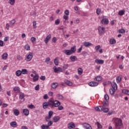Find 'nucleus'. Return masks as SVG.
<instances>
[{"instance_id":"f257e3e1","label":"nucleus","mask_w":129,"mask_h":129,"mask_svg":"<svg viewBox=\"0 0 129 129\" xmlns=\"http://www.w3.org/2000/svg\"><path fill=\"white\" fill-rule=\"evenodd\" d=\"M113 123L115 124V127L116 129H121L123 126V123H122V120L119 118L114 117L112 120Z\"/></svg>"},{"instance_id":"f03ea898","label":"nucleus","mask_w":129,"mask_h":129,"mask_svg":"<svg viewBox=\"0 0 129 129\" xmlns=\"http://www.w3.org/2000/svg\"><path fill=\"white\" fill-rule=\"evenodd\" d=\"M50 107L53 108V107H58L61 105V102L58 100H54V98H52L50 99Z\"/></svg>"},{"instance_id":"7ed1b4c3","label":"nucleus","mask_w":129,"mask_h":129,"mask_svg":"<svg viewBox=\"0 0 129 129\" xmlns=\"http://www.w3.org/2000/svg\"><path fill=\"white\" fill-rule=\"evenodd\" d=\"M111 87L109 90V93L111 95H113L115 93V91L117 90V85L115 82H112L111 83Z\"/></svg>"},{"instance_id":"20e7f679","label":"nucleus","mask_w":129,"mask_h":129,"mask_svg":"<svg viewBox=\"0 0 129 129\" xmlns=\"http://www.w3.org/2000/svg\"><path fill=\"white\" fill-rule=\"evenodd\" d=\"M75 52H76V46L75 45L71 47V49H65L63 50V53L67 56L72 55V54L75 53Z\"/></svg>"},{"instance_id":"39448f33","label":"nucleus","mask_w":129,"mask_h":129,"mask_svg":"<svg viewBox=\"0 0 129 129\" xmlns=\"http://www.w3.org/2000/svg\"><path fill=\"white\" fill-rule=\"evenodd\" d=\"M33 53L32 52H29L27 54H26L25 56V61L27 62H30L32 59H33V57H34Z\"/></svg>"},{"instance_id":"423d86ee","label":"nucleus","mask_w":129,"mask_h":129,"mask_svg":"<svg viewBox=\"0 0 129 129\" xmlns=\"http://www.w3.org/2000/svg\"><path fill=\"white\" fill-rule=\"evenodd\" d=\"M50 104H51V102L50 101V99H49L48 102H45L43 103V108H44V109H46V108H48L49 106L51 107V105Z\"/></svg>"},{"instance_id":"0eeeda50","label":"nucleus","mask_w":129,"mask_h":129,"mask_svg":"<svg viewBox=\"0 0 129 129\" xmlns=\"http://www.w3.org/2000/svg\"><path fill=\"white\" fill-rule=\"evenodd\" d=\"M98 32L100 35H103L105 33V28L103 27L99 26L98 27Z\"/></svg>"},{"instance_id":"6e6552de","label":"nucleus","mask_w":129,"mask_h":129,"mask_svg":"<svg viewBox=\"0 0 129 129\" xmlns=\"http://www.w3.org/2000/svg\"><path fill=\"white\" fill-rule=\"evenodd\" d=\"M53 69L55 73H59V72H63V70L61 68H57L56 66H54L53 68Z\"/></svg>"},{"instance_id":"1a4fd4ad","label":"nucleus","mask_w":129,"mask_h":129,"mask_svg":"<svg viewBox=\"0 0 129 129\" xmlns=\"http://www.w3.org/2000/svg\"><path fill=\"white\" fill-rule=\"evenodd\" d=\"M82 125H83V127L85 129H92V127H91V125L88 123H82Z\"/></svg>"},{"instance_id":"9d476101","label":"nucleus","mask_w":129,"mask_h":129,"mask_svg":"<svg viewBox=\"0 0 129 129\" xmlns=\"http://www.w3.org/2000/svg\"><path fill=\"white\" fill-rule=\"evenodd\" d=\"M69 129L75 128V124L73 122H71L68 124Z\"/></svg>"},{"instance_id":"9b49d317","label":"nucleus","mask_w":129,"mask_h":129,"mask_svg":"<svg viewBox=\"0 0 129 129\" xmlns=\"http://www.w3.org/2000/svg\"><path fill=\"white\" fill-rule=\"evenodd\" d=\"M51 38H52V35H51V34H48L44 40L45 43L48 44V42L50 41Z\"/></svg>"},{"instance_id":"f8f14e48","label":"nucleus","mask_w":129,"mask_h":129,"mask_svg":"<svg viewBox=\"0 0 129 129\" xmlns=\"http://www.w3.org/2000/svg\"><path fill=\"white\" fill-rule=\"evenodd\" d=\"M101 23L102 24H103V25H108V23H109V21H108V19L103 18L101 20Z\"/></svg>"},{"instance_id":"ddd939ff","label":"nucleus","mask_w":129,"mask_h":129,"mask_svg":"<svg viewBox=\"0 0 129 129\" xmlns=\"http://www.w3.org/2000/svg\"><path fill=\"white\" fill-rule=\"evenodd\" d=\"M83 45L87 48V47H90L92 45V43L90 42L85 41L83 43Z\"/></svg>"},{"instance_id":"4468645a","label":"nucleus","mask_w":129,"mask_h":129,"mask_svg":"<svg viewBox=\"0 0 129 129\" xmlns=\"http://www.w3.org/2000/svg\"><path fill=\"white\" fill-rule=\"evenodd\" d=\"M13 113L16 116H18L20 114V111L18 109H15L13 110Z\"/></svg>"},{"instance_id":"2eb2a0df","label":"nucleus","mask_w":129,"mask_h":129,"mask_svg":"<svg viewBox=\"0 0 129 129\" xmlns=\"http://www.w3.org/2000/svg\"><path fill=\"white\" fill-rule=\"evenodd\" d=\"M70 60L72 61V62H75V61H77V57L75 55H72L70 57Z\"/></svg>"},{"instance_id":"dca6fc26","label":"nucleus","mask_w":129,"mask_h":129,"mask_svg":"<svg viewBox=\"0 0 129 129\" xmlns=\"http://www.w3.org/2000/svg\"><path fill=\"white\" fill-rule=\"evenodd\" d=\"M52 115H53V111H49L48 112V116L46 117V120L48 121V119H50V118L52 117Z\"/></svg>"},{"instance_id":"f3484780","label":"nucleus","mask_w":129,"mask_h":129,"mask_svg":"<svg viewBox=\"0 0 129 129\" xmlns=\"http://www.w3.org/2000/svg\"><path fill=\"white\" fill-rule=\"evenodd\" d=\"M89 85L92 87H95V86H97V83L95 82H90L89 83Z\"/></svg>"},{"instance_id":"a211bd4d","label":"nucleus","mask_w":129,"mask_h":129,"mask_svg":"<svg viewBox=\"0 0 129 129\" xmlns=\"http://www.w3.org/2000/svg\"><path fill=\"white\" fill-rule=\"evenodd\" d=\"M23 112L24 114L26 115V116H28V115H29L30 111L28 109H24L23 110Z\"/></svg>"},{"instance_id":"6ab92c4d","label":"nucleus","mask_w":129,"mask_h":129,"mask_svg":"<svg viewBox=\"0 0 129 129\" xmlns=\"http://www.w3.org/2000/svg\"><path fill=\"white\" fill-rule=\"evenodd\" d=\"M121 79H122V77L121 76H119L116 78V81L117 83H120V81H121Z\"/></svg>"},{"instance_id":"aec40b11","label":"nucleus","mask_w":129,"mask_h":129,"mask_svg":"<svg viewBox=\"0 0 129 129\" xmlns=\"http://www.w3.org/2000/svg\"><path fill=\"white\" fill-rule=\"evenodd\" d=\"M52 119L54 122H57V121H59V120H60V117L58 116H54L53 117Z\"/></svg>"},{"instance_id":"412c9836","label":"nucleus","mask_w":129,"mask_h":129,"mask_svg":"<svg viewBox=\"0 0 129 129\" xmlns=\"http://www.w3.org/2000/svg\"><path fill=\"white\" fill-rule=\"evenodd\" d=\"M33 80L34 82L38 81V80H39V75L38 74H36L35 76L33 77Z\"/></svg>"},{"instance_id":"4be33fe9","label":"nucleus","mask_w":129,"mask_h":129,"mask_svg":"<svg viewBox=\"0 0 129 129\" xmlns=\"http://www.w3.org/2000/svg\"><path fill=\"white\" fill-rule=\"evenodd\" d=\"M64 83L67 84V85H69V86H71L73 84L72 82L71 81L68 80H66L64 81Z\"/></svg>"},{"instance_id":"5701e85b","label":"nucleus","mask_w":129,"mask_h":129,"mask_svg":"<svg viewBox=\"0 0 129 129\" xmlns=\"http://www.w3.org/2000/svg\"><path fill=\"white\" fill-rule=\"evenodd\" d=\"M17 122L16 121H12L10 123V125L12 127H17Z\"/></svg>"},{"instance_id":"b1692460","label":"nucleus","mask_w":129,"mask_h":129,"mask_svg":"<svg viewBox=\"0 0 129 129\" xmlns=\"http://www.w3.org/2000/svg\"><path fill=\"white\" fill-rule=\"evenodd\" d=\"M109 43L110 45H114V44H116V40L114 39H111L109 40Z\"/></svg>"},{"instance_id":"393cba45","label":"nucleus","mask_w":129,"mask_h":129,"mask_svg":"<svg viewBox=\"0 0 129 129\" xmlns=\"http://www.w3.org/2000/svg\"><path fill=\"white\" fill-rule=\"evenodd\" d=\"M8 54L7 53H4L2 55V59H4V60H7V59H8Z\"/></svg>"},{"instance_id":"a878e982","label":"nucleus","mask_w":129,"mask_h":129,"mask_svg":"<svg viewBox=\"0 0 129 129\" xmlns=\"http://www.w3.org/2000/svg\"><path fill=\"white\" fill-rule=\"evenodd\" d=\"M78 73L79 75H82L83 74V70L82 68H80L78 69Z\"/></svg>"},{"instance_id":"bb28decb","label":"nucleus","mask_w":129,"mask_h":129,"mask_svg":"<svg viewBox=\"0 0 129 129\" xmlns=\"http://www.w3.org/2000/svg\"><path fill=\"white\" fill-rule=\"evenodd\" d=\"M51 88L53 89H55V88H57L58 87V84L57 83H53L51 84Z\"/></svg>"},{"instance_id":"cd10ccee","label":"nucleus","mask_w":129,"mask_h":129,"mask_svg":"<svg viewBox=\"0 0 129 129\" xmlns=\"http://www.w3.org/2000/svg\"><path fill=\"white\" fill-rule=\"evenodd\" d=\"M122 92L124 94H126V95H128L129 96V90L127 89H123L122 90Z\"/></svg>"},{"instance_id":"c85d7f7f","label":"nucleus","mask_w":129,"mask_h":129,"mask_svg":"<svg viewBox=\"0 0 129 129\" xmlns=\"http://www.w3.org/2000/svg\"><path fill=\"white\" fill-rule=\"evenodd\" d=\"M24 48L25 50H27V51H30L31 50V47L29 44L25 45Z\"/></svg>"},{"instance_id":"c756f323","label":"nucleus","mask_w":129,"mask_h":129,"mask_svg":"<svg viewBox=\"0 0 129 129\" xmlns=\"http://www.w3.org/2000/svg\"><path fill=\"white\" fill-rule=\"evenodd\" d=\"M25 94H24L23 93L20 92V96H19V99H24V98H25Z\"/></svg>"},{"instance_id":"7c9ffc66","label":"nucleus","mask_w":129,"mask_h":129,"mask_svg":"<svg viewBox=\"0 0 129 129\" xmlns=\"http://www.w3.org/2000/svg\"><path fill=\"white\" fill-rule=\"evenodd\" d=\"M54 63L56 66H58L59 65V59L56 57L54 59Z\"/></svg>"},{"instance_id":"2f4dec72","label":"nucleus","mask_w":129,"mask_h":129,"mask_svg":"<svg viewBox=\"0 0 129 129\" xmlns=\"http://www.w3.org/2000/svg\"><path fill=\"white\" fill-rule=\"evenodd\" d=\"M56 97L57 99H59V100H63V96L60 94H57L56 95Z\"/></svg>"},{"instance_id":"473e14b6","label":"nucleus","mask_w":129,"mask_h":129,"mask_svg":"<svg viewBox=\"0 0 129 129\" xmlns=\"http://www.w3.org/2000/svg\"><path fill=\"white\" fill-rule=\"evenodd\" d=\"M124 13H125L124 10H120L118 12V15H119V16H123Z\"/></svg>"},{"instance_id":"72a5a7b5","label":"nucleus","mask_w":129,"mask_h":129,"mask_svg":"<svg viewBox=\"0 0 129 129\" xmlns=\"http://www.w3.org/2000/svg\"><path fill=\"white\" fill-rule=\"evenodd\" d=\"M16 76H18V77L19 76H21V75H22L21 71V70L17 71L16 72Z\"/></svg>"},{"instance_id":"f704fd0d","label":"nucleus","mask_w":129,"mask_h":129,"mask_svg":"<svg viewBox=\"0 0 129 129\" xmlns=\"http://www.w3.org/2000/svg\"><path fill=\"white\" fill-rule=\"evenodd\" d=\"M16 3V0H9V4L10 5H11V6H14Z\"/></svg>"},{"instance_id":"c9c22d12","label":"nucleus","mask_w":129,"mask_h":129,"mask_svg":"<svg viewBox=\"0 0 129 129\" xmlns=\"http://www.w3.org/2000/svg\"><path fill=\"white\" fill-rule=\"evenodd\" d=\"M103 105L104 107L108 106V101L105 100L103 102Z\"/></svg>"},{"instance_id":"e433bc0d","label":"nucleus","mask_w":129,"mask_h":129,"mask_svg":"<svg viewBox=\"0 0 129 129\" xmlns=\"http://www.w3.org/2000/svg\"><path fill=\"white\" fill-rule=\"evenodd\" d=\"M41 127L42 129H48L49 128V126H48V125L43 124L41 125Z\"/></svg>"},{"instance_id":"4c0bfd02","label":"nucleus","mask_w":129,"mask_h":129,"mask_svg":"<svg viewBox=\"0 0 129 129\" xmlns=\"http://www.w3.org/2000/svg\"><path fill=\"white\" fill-rule=\"evenodd\" d=\"M21 71V74H27V73H28V71L27 69H22Z\"/></svg>"},{"instance_id":"58836bf2","label":"nucleus","mask_w":129,"mask_h":129,"mask_svg":"<svg viewBox=\"0 0 129 129\" xmlns=\"http://www.w3.org/2000/svg\"><path fill=\"white\" fill-rule=\"evenodd\" d=\"M103 109V106H99L97 107V111H102Z\"/></svg>"},{"instance_id":"ea45409f","label":"nucleus","mask_w":129,"mask_h":129,"mask_svg":"<svg viewBox=\"0 0 129 129\" xmlns=\"http://www.w3.org/2000/svg\"><path fill=\"white\" fill-rule=\"evenodd\" d=\"M33 29H37V23L36 21L33 22Z\"/></svg>"},{"instance_id":"a19ab883","label":"nucleus","mask_w":129,"mask_h":129,"mask_svg":"<svg viewBox=\"0 0 129 129\" xmlns=\"http://www.w3.org/2000/svg\"><path fill=\"white\" fill-rule=\"evenodd\" d=\"M103 112H105V113H107L108 111H109V109L107 108H103Z\"/></svg>"},{"instance_id":"79ce46f5","label":"nucleus","mask_w":129,"mask_h":129,"mask_svg":"<svg viewBox=\"0 0 129 129\" xmlns=\"http://www.w3.org/2000/svg\"><path fill=\"white\" fill-rule=\"evenodd\" d=\"M118 33H121V34H124L125 33V30L123 29H121L118 30Z\"/></svg>"},{"instance_id":"37998d69","label":"nucleus","mask_w":129,"mask_h":129,"mask_svg":"<svg viewBox=\"0 0 129 129\" xmlns=\"http://www.w3.org/2000/svg\"><path fill=\"white\" fill-rule=\"evenodd\" d=\"M104 63V60L102 59H98L97 60V63L98 64H103Z\"/></svg>"},{"instance_id":"c03bdc74","label":"nucleus","mask_w":129,"mask_h":129,"mask_svg":"<svg viewBox=\"0 0 129 129\" xmlns=\"http://www.w3.org/2000/svg\"><path fill=\"white\" fill-rule=\"evenodd\" d=\"M14 91H15V92H19L20 91V88H19L18 87H15L14 88Z\"/></svg>"},{"instance_id":"a18cd8bd","label":"nucleus","mask_w":129,"mask_h":129,"mask_svg":"<svg viewBox=\"0 0 129 129\" xmlns=\"http://www.w3.org/2000/svg\"><path fill=\"white\" fill-rule=\"evenodd\" d=\"M104 99L105 100L108 101L109 100V96L107 94H105L104 95Z\"/></svg>"},{"instance_id":"49530a36","label":"nucleus","mask_w":129,"mask_h":129,"mask_svg":"<svg viewBox=\"0 0 129 129\" xmlns=\"http://www.w3.org/2000/svg\"><path fill=\"white\" fill-rule=\"evenodd\" d=\"M57 107L58 110H63V109H64V107H63L62 105H59Z\"/></svg>"},{"instance_id":"de8ad7c7","label":"nucleus","mask_w":129,"mask_h":129,"mask_svg":"<svg viewBox=\"0 0 129 129\" xmlns=\"http://www.w3.org/2000/svg\"><path fill=\"white\" fill-rule=\"evenodd\" d=\"M97 128L98 129H100L102 128V125L99 123V122H97Z\"/></svg>"},{"instance_id":"09e8293b","label":"nucleus","mask_w":129,"mask_h":129,"mask_svg":"<svg viewBox=\"0 0 129 129\" xmlns=\"http://www.w3.org/2000/svg\"><path fill=\"white\" fill-rule=\"evenodd\" d=\"M17 60H21L23 59V57H22V56H21L20 55H18L17 56Z\"/></svg>"},{"instance_id":"8fccbe9b","label":"nucleus","mask_w":129,"mask_h":129,"mask_svg":"<svg viewBox=\"0 0 129 129\" xmlns=\"http://www.w3.org/2000/svg\"><path fill=\"white\" fill-rule=\"evenodd\" d=\"M30 40L32 43H35V42H36V38L34 37H31Z\"/></svg>"},{"instance_id":"3c124183","label":"nucleus","mask_w":129,"mask_h":129,"mask_svg":"<svg viewBox=\"0 0 129 129\" xmlns=\"http://www.w3.org/2000/svg\"><path fill=\"white\" fill-rule=\"evenodd\" d=\"M28 107H29V108H30L31 109H33V108H35V106L33 104H31L30 105H28Z\"/></svg>"},{"instance_id":"603ef678","label":"nucleus","mask_w":129,"mask_h":129,"mask_svg":"<svg viewBox=\"0 0 129 129\" xmlns=\"http://www.w3.org/2000/svg\"><path fill=\"white\" fill-rule=\"evenodd\" d=\"M102 80V77L99 76L97 77V81H101Z\"/></svg>"},{"instance_id":"864d4df0","label":"nucleus","mask_w":129,"mask_h":129,"mask_svg":"<svg viewBox=\"0 0 129 129\" xmlns=\"http://www.w3.org/2000/svg\"><path fill=\"white\" fill-rule=\"evenodd\" d=\"M102 12H101V10L98 9H97V15H101Z\"/></svg>"},{"instance_id":"5fc2aeb1","label":"nucleus","mask_w":129,"mask_h":129,"mask_svg":"<svg viewBox=\"0 0 129 129\" xmlns=\"http://www.w3.org/2000/svg\"><path fill=\"white\" fill-rule=\"evenodd\" d=\"M53 124V122H52V121H49L48 122V125L47 126H51V125H52Z\"/></svg>"},{"instance_id":"6e6d98bb","label":"nucleus","mask_w":129,"mask_h":129,"mask_svg":"<svg viewBox=\"0 0 129 129\" xmlns=\"http://www.w3.org/2000/svg\"><path fill=\"white\" fill-rule=\"evenodd\" d=\"M55 25H59V24H60V20L57 19V20H55Z\"/></svg>"},{"instance_id":"4d7b16f0","label":"nucleus","mask_w":129,"mask_h":129,"mask_svg":"<svg viewBox=\"0 0 129 129\" xmlns=\"http://www.w3.org/2000/svg\"><path fill=\"white\" fill-rule=\"evenodd\" d=\"M83 48V46L82 45L81 46V47L78 49V53H80L81 51H82V48Z\"/></svg>"},{"instance_id":"13d9d810","label":"nucleus","mask_w":129,"mask_h":129,"mask_svg":"<svg viewBox=\"0 0 129 129\" xmlns=\"http://www.w3.org/2000/svg\"><path fill=\"white\" fill-rule=\"evenodd\" d=\"M63 69H65V70L67 69V68H68V64L66 63L63 64Z\"/></svg>"},{"instance_id":"bf43d9fd","label":"nucleus","mask_w":129,"mask_h":129,"mask_svg":"<svg viewBox=\"0 0 129 129\" xmlns=\"http://www.w3.org/2000/svg\"><path fill=\"white\" fill-rule=\"evenodd\" d=\"M64 14L66 15V16H69V10H67L64 11Z\"/></svg>"},{"instance_id":"052dcab7","label":"nucleus","mask_w":129,"mask_h":129,"mask_svg":"<svg viewBox=\"0 0 129 129\" xmlns=\"http://www.w3.org/2000/svg\"><path fill=\"white\" fill-rule=\"evenodd\" d=\"M43 99H49V97L47 94H45L43 96Z\"/></svg>"},{"instance_id":"680f3d73","label":"nucleus","mask_w":129,"mask_h":129,"mask_svg":"<svg viewBox=\"0 0 129 129\" xmlns=\"http://www.w3.org/2000/svg\"><path fill=\"white\" fill-rule=\"evenodd\" d=\"M45 79H46V77H45L44 76H42L40 77V80H42V81H44V80H45Z\"/></svg>"},{"instance_id":"e2e57ef3","label":"nucleus","mask_w":129,"mask_h":129,"mask_svg":"<svg viewBox=\"0 0 129 129\" xmlns=\"http://www.w3.org/2000/svg\"><path fill=\"white\" fill-rule=\"evenodd\" d=\"M0 46L1 47H4V41L2 40H0Z\"/></svg>"},{"instance_id":"0e129e2a","label":"nucleus","mask_w":129,"mask_h":129,"mask_svg":"<svg viewBox=\"0 0 129 129\" xmlns=\"http://www.w3.org/2000/svg\"><path fill=\"white\" fill-rule=\"evenodd\" d=\"M15 23H16V20L15 19L12 20L10 22V24H11V25H14Z\"/></svg>"},{"instance_id":"69168bd1","label":"nucleus","mask_w":129,"mask_h":129,"mask_svg":"<svg viewBox=\"0 0 129 129\" xmlns=\"http://www.w3.org/2000/svg\"><path fill=\"white\" fill-rule=\"evenodd\" d=\"M6 28L7 30H10V24H9V23H7V24H6Z\"/></svg>"},{"instance_id":"338daca9","label":"nucleus","mask_w":129,"mask_h":129,"mask_svg":"<svg viewBox=\"0 0 129 129\" xmlns=\"http://www.w3.org/2000/svg\"><path fill=\"white\" fill-rule=\"evenodd\" d=\"M52 41L53 43H56V41H57V38L56 37H53Z\"/></svg>"},{"instance_id":"774afa93","label":"nucleus","mask_w":129,"mask_h":129,"mask_svg":"<svg viewBox=\"0 0 129 129\" xmlns=\"http://www.w3.org/2000/svg\"><path fill=\"white\" fill-rule=\"evenodd\" d=\"M21 129H29L27 126H22L21 127Z\"/></svg>"}]
</instances>
